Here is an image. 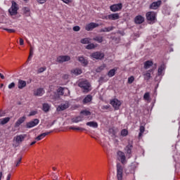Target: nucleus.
Wrapping results in <instances>:
<instances>
[{
	"mask_svg": "<svg viewBox=\"0 0 180 180\" xmlns=\"http://www.w3.org/2000/svg\"><path fill=\"white\" fill-rule=\"evenodd\" d=\"M78 86H79V88H82V89H84V92L88 93L91 91V89H89V88H91V84H89V81H81L78 84Z\"/></svg>",
	"mask_w": 180,
	"mask_h": 180,
	"instance_id": "f257e3e1",
	"label": "nucleus"
},
{
	"mask_svg": "<svg viewBox=\"0 0 180 180\" xmlns=\"http://www.w3.org/2000/svg\"><path fill=\"white\" fill-rule=\"evenodd\" d=\"M133 150V141H129L127 146L124 148V151L127 158H131V151Z\"/></svg>",
	"mask_w": 180,
	"mask_h": 180,
	"instance_id": "f03ea898",
	"label": "nucleus"
},
{
	"mask_svg": "<svg viewBox=\"0 0 180 180\" xmlns=\"http://www.w3.org/2000/svg\"><path fill=\"white\" fill-rule=\"evenodd\" d=\"M18 9L19 7H18V4L13 1L11 7L8 9V12L11 16H15V15H18Z\"/></svg>",
	"mask_w": 180,
	"mask_h": 180,
	"instance_id": "7ed1b4c3",
	"label": "nucleus"
},
{
	"mask_svg": "<svg viewBox=\"0 0 180 180\" xmlns=\"http://www.w3.org/2000/svg\"><path fill=\"white\" fill-rule=\"evenodd\" d=\"M117 155L118 161H120L121 163L124 165L126 164V162H127V160H126V155L124 152H122V150H119L117 153Z\"/></svg>",
	"mask_w": 180,
	"mask_h": 180,
	"instance_id": "20e7f679",
	"label": "nucleus"
},
{
	"mask_svg": "<svg viewBox=\"0 0 180 180\" xmlns=\"http://www.w3.org/2000/svg\"><path fill=\"white\" fill-rule=\"evenodd\" d=\"M117 178L118 180L123 179V167L120 163L117 164Z\"/></svg>",
	"mask_w": 180,
	"mask_h": 180,
	"instance_id": "39448f33",
	"label": "nucleus"
},
{
	"mask_svg": "<svg viewBox=\"0 0 180 180\" xmlns=\"http://www.w3.org/2000/svg\"><path fill=\"white\" fill-rule=\"evenodd\" d=\"M155 13L149 11L146 13V19L150 22L149 23H155Z\"/></svg>",
	"mask_w": 180,
	"mask_h": 180,
	"instance_id": "423d86ee",
	"label": "nucleus"
},
{
	"mask_svg": "<svg viewBox=\"0 0 180 180\" xmlns=\"http://www.w3.org/2000/svg\"><path fill=\"white\" fill-rule=\"evenodd\" d=\"M91 58H94L95 60H102L105 57V53L101 51H96L90 55Z\"/></svg>",
	"mask_w": 180,
	"mask_h": 180,
	"instance_id": "0eeeda50",
	"label": "nucleus"
},
{
	"mask_svg": "<svg viewBox=\"0 0 180 180\" xmlns=\"http://www.w3.org/2000/svg\"><path fill=\"white\" fill-rule=\"evenodd\" d=\"M110 105H112L115 110H119V108L122 105V102L117 98H114L110 101Z\"/></svg>",
	"mask_w": 180,
	"mask_h": 180,
	"instance_id": "6e6552de",
	"label": "nucleus"
},
{
	"mask_svg": "<svg viewBox=\"0 0 180 180\" xmlns=\"http://www.w3.org/2000/svg\"><path fill=\"white\" fill-rule=\"evenodd\" d=\"M25 139H26V134H20L15 136L13 139V141H15L17 144H22V143L25 141Z\"/></svg>",
	"mask_w": 180,
	"mask_h": 180,
	"instance_id": "1a4fd4ad",
	"label": "nucleus"
},
{
	"mask_svg": "<svg viewBox=\"0 0 180 180\" xmlns=\"http://www.w3.org/2000/svg\"><path fill=\"white\" fill-rule=\"evenodd\" d=\"M122 8H123L122 3L113 4L110 6V9L112 12H119V11H122Z\"/></svg>",
	"mask_w": 180,
	"mask_h": 180,
	"instance_id": "9d476101",
	"label": "nucleus"
},
{
	"mask_svg": "<svg viewBox=\"0 0 180 180\" xmlns=\"http://www.w3.org/2000/svg\"><path fill=\"white\" fill-rule=\"evenodd\" d=\"M98 27L99 24L96 22H90L85 26V30H87V32H91V30H94V29Z\"/></svg>",
	"mask_w": 180,
	"mask_h": 180,
	"instance_id": "9b49d317",
	"label": "nucleus"
},
{
	"mask_svg": "<svg viewBox=\"0 0 180 180\" xmlns=\"http://www.w3.org/2000/svg\"><path fill=\"white\" fill-rule=\"evenodd\" d=\"M40 121L39 119H34L32 121H30L26 124L27 129H32V127H34L35 126H37Z\"/></svg>",
	"mask_w": 180,
	"mask_h": 180,
	"instance_id": "f8f14e48",
	"label": "nucleus"
},
{
	"mask_svg": "<svg viewBox=\"0 0 180 180\" xmlns=\"http://www.w3.org/2000/svg\"><path fill=\"white\" fill-rule=\"evenodd\" d=\"M70 60H71V58L68 56H60L57 58V62L60 63L70 61Z\"/></svg>",
	"mask_w": 180,
	"mask_h": 180,
	"instance_id": "ddd939ff",
	"label": "nucleus"
},
{
	"mask_svg": "<svg viewBox=\"0 0 180 180\" xmlns=\"http://www.w3.org/2000/svg\"><path fill=\"white\" fill-rule=\"evenodd\" d=\"M162 4V1L161 0H159L158 1H154L150 5V9L156 10L158 9Z\"/></svg>",
	"mask_w": 180,
	"mask_h": 180,
	"instance_id": "4468645a",
	"label": "nucleus"
},
{
	"mask_svg": "<svg viewBox=\"0 0 180 180\" xmlns=\"http://www.w3.org/2000/svg\"><path fill=\"white\" fill-rule=\"evenodd\" d=\"M68 108H70V103L68 101H65L58 105L57 110H65V109H68Z\"/></svg>",
	"mask_w": 180,
	"mask_h": 180,
	"instance_id": "2eb2a0df",
	"label": "nucleus"
},
{
	"mask_svg": "<svg viewBox=\"0 0 180 180\" xmlns=\"http://www.w3.org/2000/svg\"><path fill=\"white\" fill-rule=\"evenodd\" d=\"M44 89L39 88L34 91V96H43V95H44Z\"/></svg>",
	"mask_w": 180,
	"mask_h": 180,
	"instance_id": "dca6fc26",
	"label": "nucleus"
},
{
	"mask_svg": "<svg viewBox=\"0 0 180 180\" xmlns=\"http://www.w3.org/2000/svg\"><path fill=\"white\" fill-rule=\"evenodd\" d=\"M134 22L136 25H141V23H144V17L141 15H137L134 18Z\"/></svg>",
	"mask_w": 180,
	"mask_h": 180,
	"instance_id": "f3484780",
	"label": "nucleus"
},
{
	"mask_svg": "<svg viewBox=\"0 0 180 180\" xmlns=\"http://www.w3.org/2000/svg\"><path fill=\"white\" fill-rule=\"evenodd\" d=\"M120 18L119 13H112L108 15V19L109 20H117Z\"/></svg>",
	"mask_w": 180,
	"mask_h": 180,
	"instance_id": "a211bd4d",
	"label": "nucleus"
},
{
	"mask_svg": "<svg viewBox=\"0 0 180 180\" xmlns=\"http://www.w3.org/2000/svg\"><path fill=\"white\" fill-rule=\"evenodd\" d=\"M153 71H154V69H150L146 71V73L143 74L144 79L149 81L150 78H151V72H153Z\"/></svg>",
	"mask_w": 180,
	"mask_h": 180,
	"instance_id": "6ab92c4d",
	"label": "nucleus"
},
{
	"mask_svg": "<svg viewBox=\"0 0 180 180\" xmlns=\"http://www.w3.org/2000/svg\"><path fill=\"white\" fill-rule=\"evenodd\" d=\"M78 61L81 63L83 67H86V65H88V60H86L84 56H79Z\"/></svg>",
	"mask_w": 180,
	"mask_h": 180,
	"instance_id": "aec40b11",
	"label": "nucleus"
},
{
	"mask_svg": "<svg viewBox=\"0 0 180 180\" xmlns=\"http://www.w3.org/2000/svg\"><path fill=\"white\" fill-rule=\"evenodd\" d=\"M18 89H23L26 86V81L18 79Z\"/></svg>",
	"mask_w": 180,
	"mask_h": 180,
	"instance_id": "412c9836",
	"label": "nucleus"
},
{
	"mask_svg": "<svg viewBox=\"0 0 180 180\" xmlns=\"http://www.w3.org/2000/svg\"><path fill=\"white\" fill-rule=\"evenodd\" d=\"M25 120H26V117L23 116V117H20L15 122V127H19V126H20L22 124V123H23V122H25Z\"/></svg>",
	"mask_w": 180,
	"mask_h": 180,
	"instance_id": "4be33fe9",
	"label": "nucleus"
},
{
	"mask_svg": "<svg viewBox=\"0 0 180 180\" xmlns=\"http://www.w3.org/2000/svg\"><path fill=\"white\" fill-rule=\"evenodd\" d=\"M50 133H51V131L44 132L43 134H41L40 135H39L38 136H37L35 138V140H37V141H40V140H42V139H44V137H46V136H49V134H50Z\"/></svg>",
	"mask_w": 180,
	"mask_h": 180,
	"instance_id": "5701e85b",
	"label": "nucleus"
},
{
	"mask_svg": "<svg viewBox=\"0 0 180 180\" xmlns=\"http://www.w3.org/2000/svg\"><path fill=\"white\" fill-rule=\"evenodd\" d=\"M118 68H114L113 69H111L110 71L108 72V76L110 78H112V77H115V75L116 74V71H117Z\"/></svg>",
	"mask_w": 180,
	"mask_h": 180,
	"instance_id": "b1692460",
	"label": "nucleus"
},
{
	"mask_svg": "<svg viewBox=\"0 0 180 180\" xmlns=\"http://www.w3.org/2000/svg\"><path fill=\"white\" fill-rule=\"evenodd\" d=\"M113 29H115V27H113V26L104 27V28H103L100 30V33H105V32H112V30H113Z\"/></svg>",
	"mask_w": 180,
	"mask_h": 180,
	"instance_id": "393cba45",
	"label": "nucleus"
},
{
	"mask_svg": "<svg viewBox=\"0 0 180 180\" xmlns=\"http://www.w3.org/2000/svg\"><path fill=\"white\" fill-rule=\"evenodd\" d=\"M92 101V96L91 94L87 95L84 99H83V103L85 105L86 103H89V102Z\"/></svg>",
	"mask_w": 180,
	"mask_h": 180,
	"instance_id": "a878e982",
	"label": "nucleus"
},
{
	"mask_svg": "<svg viewBox=\"0 0 180 180\" xmlns=\"http://www.w3.org/2000/svg\"><path fill=\"white\" fill-rule=\"evenodd\" d=\"M86 124L89 127H94V129H98V122H94V121L89 122H86Z\"/></svg>",
	"mask_w": 180,
	"mask_h": 180,
	"instance_id": "bb28decb",
	"label": "nucleus"
},
{
	"mask_svg": "<svg viewBox=\"0 0 180 180\" xmlns=\"http://www.w3.org/2000/svg\"><path fill=\"white\" fill-rule=\"evenodd\" d=\"M83 120H84V117H82V115L74 117L72 120L73 123H78L79 122H82Z\"/></svg>",
	"mask_w": 180,
	"mask_h": 180,
	"instance_id": "cd10ccee",
	"label": "nucleus"
},
{
	"mask_svg": "<svg viewBox=\"0 0 180 180\" xmlns=\"http://www.w3.org/2000/svg\"><path fill=\"white\" fill-rule=\"evenodd\" d=\"M152 65H153V61L147 60L144 63L143 68H145V70H148V68H150V67H152Z\"/></svg>",
	"mask_w": 180,
	"mask_h": 180,
	"instance_id": "c85d7f7f",
	"label": "nucleus"
},
{
	"mask_svg": "<svg viewBox=\"0 0 180 180\" xmlns=\"http://www.w3.org/2000/svg\"><path fill=\"white\" fill-rule=\"evenodd\" d=\"M72 74H74L75 75H81L82 74V70L79 68L73 69L71 70Z\"/></svg>",
	"mask_w": 180,
	"mask_h": 180,
	"instance_id": "c756f323",
	"label": "nucleus"
},
{
	"mask_svg": "<svg viewBox=\"0 0 180 180\" xmlns=\"http://www.w3.org/2000/svg\"><path fill=\"white\" fill-rule=\"evenodd\" d=\"M80 116H91V111L84 110L80 112Z\"/></svg>",
	"mask_w": 180,
	"mask_h": 180,
	"instance_id": "7c9ffc66",
	"label": "nucleus"
},
{
	"mask_svg": "<svg viewBox=\"0 0 180 180\" xmlns=\"http://www.w3.org/2000/svg\"><path fill=\"white\" fill-rule=\"evenodd\" d=\"M105 68H106V64H103L96 69V72H101V71H103Z\"/></svg>",
	"mask_w": 180,
	"mask_h": 180,
	"instance_id": "2f4dec72",
	"label": "nucleus"
},
{
	"mask_svg": "<svg viewBox=\"0 0 180 180\" xmlns=\"http://www.w3.org/2000/svg\"><path fill=\"white\" fill-rule=\"evenodd\" d=\"M80 43H82V44H89V43H91V39L84 38L81 39Z\"/></svg>",
	"mask_w": 180,
	"mask_h": 180,
	"instance_id": "473e14b6",
	"label": "nucleus"
},
{
	"mask_svg": "<svg viewBox=\"0 0 180 180\" xmlns=\"http://www.w3.org/2000/svg\"><path fill=\"white\" fill-rule=\"evenodd\" d=\"M94 41H97V43H102L103 41V37H96L93 39Z\"/></svg>",
	"mask_w": 180,
	"mask_h": 180,
	"instance_id": "72a5a7b5",
	"label": "nucleus"
},
{
	"mask_svg": "<svg viewBox=\"0 0 180 180\" xmlns=\"http://www.w3.org/2000/svg\"><path fill=\"white\" fill-rule=\"evenodd\" d=\"M11 120L10 117H5L1 120L0 124H6Z\"/></svg>",
	"mask_w": 180,
	"mask_h": 180,
	"instance_id": "f704fd0d",
	"label": "nucleus"
},
{
	"mask_svg": "<svg viewBox=\"0 0 180 180\" xmlns=\"http://www.w3.org/2000/svg\"><path fill=\"white\" fill-rule=\"evenodd\" d=\"M23 12L26 16H30V9L27 7L23 8Z\"/></svg>",
	"mask_w": 180,
	"mask_h": 180,
	"instance_id": "c9c22d12",
	"label": "nucleus"
},
{
	"mask_svg": "<svg viewBox=\"0 0 180 180\" xmlns=\"http://www.w3.org/2000/svg\"><path fill=\"white\" fill-rule=\"evenodd\" d=\"M43 110L44 112H49V110H50V105H49V104L47 103H44L43 104Z\"/></svg>",
	"mask_w": 180,
	"mask_h": 180,
	"instance_id": "e433bc0d",
	"label": "nucleus"
},
{
	"mask_svg": "<svg viewBox=\"0 0 180 180\" xmlns=\"http://www.w3.org/2000/svg\"><path fill=\"white\" fill-rule=\"evenodd\" d=\"M129 134V131L126 129H124L121 131V136L122 137H126Z\"/></svg>",
	"mask_w": 180,
	"mask_h": 180,
	"instance_id": "4c0bfd02",
	"label": "nucleus"
},
{
	"mask_svg": "<svg viewBox=\"0 0 180 180\" xmlns=\"http://www.w3.org/2000/svg\"><path fill=\"white\" fill-rule=\"evenodd\" d=\"M139 130H140V133L139 134V136L141 137V136H143V133H144L146 130V128L143 126H141Z\"/></svg>",
	"mask_w": 180,
	"mask_h": 180,
	"instance_id": "58836bf2",
	"label": "nucleus"
},
{
	"mask_svg": "<svg viewBox=\"0 0 180 180\" xmlns=\"http://www.w3.org/2000/svg\"><path fill=\"white\" fill-rule=\"evenodd\" d=\"M143 99L144 101H150V93L146 92L143 95Z\"/></svg>",
	"mask_w": 180,
	"mask_h": 180,
	"instance_id": "ea45409f",
	"label": "nucleus"
},
{
	"mask_svg": "<svg viewBox=\"0 0 180 180\" xmlns=\"http://www.w3.org/2000/svg\"><path fill=\"white\" fill-rule=\"evenodd\" d=\"M20 162H22V157L18 158V160L15 162V167H19Z\"/></svg>",
	"mask_w": 180,
	"mask_h": 180,
	"instance_id": "a19ab883",
	"label": "nucleus"
},
{
	"mask_svg": "<svg viewBox=\"0 0 180 180\" xmlns=\"http://www.w3.org/2000/svg\"><path fill=\"white\" fill-rule=\"evenodd\" d=\"M69 129H70V130H79V131L84 130V128L79 127H70Z\"/></svg>",
	"mask_w": 180,
	"mask_h": 180,
	"instance_id": "79ce46f5",
	"label": "nucleus"
},
{
	"mask_svg": "<svg viewBox=\"0 0 180 180\" xmlns=\"http://www.w3.org/2000/svg\"><path fill=\"white\" fill-rule=\"evenodd\" d=\"M86 49L87 50H92V49H95V44H88V45L86 46Z\"/></svg>",
	"mask_w": 180,
	"mask_h": 180,
	"instance_id": "37998d69",
	"label": "nucleus"
},
{
	"mask_svg": "<svg viewBox=\"0 0 180 180\" xmlns=\"http://www.w3.org/2000/svg\"><path fill=\"white\" fill-rule=\"evenodd\" d=\"M46 70H47V68H46V67L39 68L38 69L37 73L41 74V72H44V71H46Z\"/></svg>",
	"mask_w": 180,
	"mask_h": 180,
	"instance_id": "c03bdc74",
	"label": "nucleus"
},
{
	"mask_svg": "<svg viewBox=\"0 0 180 180\" xmlns=\"http://www.w3.org/2000/svg\"><path fill=\"white\" fill-rule=\"evenodd\" d=\"M163 71H164V65L160 66V68H158V75H162Z\"/></svg>",
	"mask_w": 180,
	"mask_h": 180,
	"instance_id": "a18cd8bd",
	"label": "nucleus"
},
{
	"mask_svg": "<svg viewBox=\"0 0 180 180\" xmlns=\"http://www.w3.org/2000/svg\"><path fill=\"white\" fill-rule=\"evenodd\" d=\"M134 82V77L131 76L128 78V84H133Z\"/></svg>",
	"mask_w": 180,
	"mask_h": 180,
	"instance_id": "49530a36",
	"label": "nucleus"
},
{
	"mask_svg": "<svg viewBox=\"0 0 180 180\" xmlns=\"http://www.w3.org/2000/svg\"><path fill=\"white\" fill-rule=\"evenodd\" d=\"M3 30H6L8 33H15V30L13 29L3 28Z\"/></svg>",
	"mask_w": 180,
	"mask_h": 180,
	"instance_id": "de8ad7c7",
	"label": "nucleus"
},
{
	"mask_svg": "<svg viewBox=\"0 0 180 180\" xmlns=\"http://www.w3.org/2000/svg\"><path fill=\"white\" fill-rule=\"evenodd\" d=\"M15 82H12L8 85V89H13V88H15Z\"/></svg>",
	"mask_w": 180,
	"mask_h": 180,
	"instance_id": "09e8293b",
	"label": "nucleus"
},
{
	"mask_svg": "<svg viewBox=\"0 0 180 180\" xmlns=\"http://www.w3.org/2000/svg\"><path fill=\"white\" fill-rule=\"evenodd\" d=\"M73 30L74 32H79V30H81V27H79V26H75L73 27Z\"/></svg>",
	"mask_w": 180,
	"mask_h": 180,
	"instance_id": "8fccbe9b",
	"label": "nucleus"
},
{
	"mask_svg": "<svg viewBox=\"0 0 180 180\" xmlns=\"http://www.w3.org/2000/svg\"><path fill=\"white\" fill-rule=\"evenodd\" d=\"M58 92H59V94H60V95H64V89L62 87H60L58 89Z\"/></svg>",
	"mask_w": 180,
	"mask_h": 180,
	"instance_id": "3c124183",
	"label": "nucleus"
},
{
	"mask_svg": "<svg viewBox=\"0 0 180 180\" xmlns=\"http://www.w3.org/2000/svg\"><path fill=\"white\" fill-rule=\"evenodd\" d=\"M109 133H111L112 134V136H116V131H115V129H110Z\"/></svg>",
	"mask_w": 180,
	"mask_h": 180,
	"instance_id": "603ef678",
	"label": "nucleus"
},
{
	"mask_svg": "<svg viewBox=\"0 0 180 180\" xmlns=\"http://www.w3.org/2000/svg\"><path fill=\"white\" fill-rule=\"evenodd\" d=\"M34 115H37V111H31L28 116H34Z\"/></svg>",
	"mask_w": 180,
	"mask_h": 180,
	"instance_id": "864d4df0",
	"label": "nucleus"
},
{
	"mask_svg": "<svg viewBox=\"0 0 180 180\" xmlns=\"http://www.w3.org/2000/svg\"><path fill=\"white\" fill-rule=\"evenodd\" d=\"M63 79H68L70 78V75L65 74L62 76Z\"/></svg>",
	"mask_w": 180,
	"mask_h": 180,
	"instance_id": "5fc2aeb1",
	"label": "nucleus"
},
{
	"mask_svg": "<svg viewBox=\"0 0 180 180\" xmlns=\"http://www.w3.org/2000/svg\"><path fill=\"white\" fill-rule=\"evenodd\" d=\"M38 4H46V2H47V0H37Z\"/></svg>",
	"mask_w": 180,
	"mask_h": 180,
	"instance_id": "6e6d98bb",
	"label": "nucleus"
},
{
	"mask_svg": "<svg viewBox=\"0 0 180 180\" xmlns=\"http://www.w3.org/2000/svg\"><path fill=\"white\" fill-rule=\"evenodd\" d=\"M63 2H64V4H71V2H72V0H62Z\"/></svg>",
	"mask_w": 180,
	"mask_h": 180,
	"instance_id": "4d7b16f0",
	"label": "nucleus"
},
{
	"mask_svg": "<svg viewBox=\"0 0 180 180\" xmlns=\"http://www.w3.org/2000/svg\"><path fill=\"white\" fill-rule=\"evenodd\" d=\"M23 44H25V41L23 40V39L20 38V46H23Z\"/></svg>",
	"mask_w": 180,
	"mask_h": 180,
	"instance_id": "13d9d810",
	"label": "nucleus"
},
{
	"mask_svg": "<svg viewBox=\"0 0 180 180\" xmlns=\"http://www.w3.org/2000/svg\"><path fill=\"white\" fill-rule=\"evenodd\" d=\"M32 57H33V55H32V53H31L29 55L27 62L30 61L32 60Z\"/></svg>",
	"mask_w": 180,
	"mask_h": 180,
	"instance_id": "bf43d9fd",
	"label": "nucleus"
},
{
	"mask_svg": "<svg viewBox=\"0 0 180 180\" xmlns=\"http://www.w3.org/2000/svg\"><path fill=\"white\" fill-rule=\"evenodd\" d=\"M12 176V174L9 173L7 176L6 180H11V177Z\"/></svg>",
	"mask_w": 180,
	"mask_h": 180,
	"instance_id": "052dcab7",
	"label": "nucleus"
},
{
	"mask_svg": "<svg viewBox=\"0 0 180 180\" xmlns=\"http://www.w3.org/2000/svg\"><path fill=\"white\" fill-rule=\"evenodd\" d=\"M103 79H105V77H101L99 79V82H103Z\"/></svg>",
	"mask_w": 180,
	"mask_h": 180,
	"instance_id": "680f3d73",
	"label": "nucleus"
},
{
	"mask_svg": "<svg viewBox=\"0 0 180 180\" xmlns=\"http://www.w3.org/2000/svg\"><path fill=\"white\" fill-rule=\"evenodd\" d=\"M30 54H32V56H33V47L30 48Z\"/></svg>",
	"mask_w": 180,
	"mask_h": 180,
	"instance_id": "e2e57ef3",
	"label": "nucleus"
},
{
	"mask_svg": "<svg viewBox=\"0 0 180 180\" xmlns=\"http://www.w3.org/2000/svg\"><path fill=\"white\" fill-rule=\"evenodd\" d=\"M0 78H1V79H5V76H4L2 73H0Z\"/></svg>",
	"mask_w": 180,
	"mask_h": 180,
	"instance_id": "0e129e2a",
	"label": "nucleus"
},
{
	"mask_svg": "<svg viewBox=\"0 0 180 180\" xmlns=\"http://www.w3.org/2000/svg\"><path fill=\"white\" fill-rule=\"evenodd\" d=\"M36 143V141H32L31 143H30V146H34V143Z\"/></svg>",
	"mask_w": 180,
	"mask_h": 180,
	"instance_id": "69168bd1",
	"label": "nucleus"
},
{
	"mask_svg": "<svg viewBox=\"0 0 180 180\" xmlns=\"http://www.w3.org/2000/svg\"><path fill=\"white\" fill-rule=\"evenodd\" d=\"M0 180H2V172H0Z\"/></svg>",
	"mask_w": 180,
	"mask_h": 180,
	"instance_id": "338daca9",
	"label": "nucleus"
},
{
	"mask_svg": "<svg viewBox=\"0 0 180 180\" xmlns=\"http://www.w3.org/2000/svg\"><path fill=\"white\" fill-rule=\"evenodd\" d=\"M3 86H4V84H1V85H0V89H2Z\"/></svg>",
	"mask_w": 180,
	"mask_h": 180,
	"instance_id": "774afa93",
	"label": "nucleus"
}]
</instances>
